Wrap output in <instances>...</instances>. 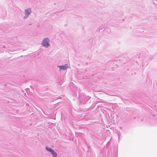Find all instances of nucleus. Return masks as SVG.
<instances>
[{"mask_svg": "<svg viewBox=\"0 0 157 157\" xmlns=\"http://www.w3.org/2000/svg\"><path fill=\"white\" fill-rule=\"evenodd\" d=\"M52 155L55 157H56L57 156V154L54 151V150H53V152H51Z\"/></svg>", "mask_w": 157, "mask_h": 157, "instance_id": "39448f33", "label": "nucleus"}, {"mask_svg": "<svg viewBox=\"0 0 157 157\" xmlns=\"http://www.w3.org/2000/svg\"><path fill=\"white\" fill-rule=\"evenodd\" d=\"M49 40L48 38H44L42 42V44L44 46L47 47L49 45Z\"/></svg>", "mask_w": 157, "mask_h": 157, "instance_id": "f257e3e1", "label": "nucleus"}, {"mask_svg": "<svg viewBox=\"0 0 157 157\" xmlns=\"http://www.w3.org/2000/svg\"><path fill=\"white\" fill-rule=\"evenodd\" d=\"M59 67L61 69L65 70L68 67L67 65V64H65L63 66H59Z\"/></svg>", "mask_w": 157, "mask_h": 157, "instance_id": "f03ea898", "label": "nucleus"}, {"mask_svg": "<svg viewBox=\"0 0 157 157\" xmlns=\"http://www.w3.org/2000/svg\"><path fill=\"white\" fill-rule=\"evenodd\" d=\"M31 12V11L30 9L26 10H25V14L28 16L30 14Z\"/></svg>", "mask_w": 157, "mask_h": 157, "instance_id": "7ed1b4c3", "label": "nucleus"}, {"mask_svg": "<svg viewBox=\"0 0 157 157\" xmlns=\"http://www.w3.org/2000/svg\"><path fill=\"white\" fill-rule=\"evenodd\" d=\"M47 151H50L51 153L52 152H53V150L51 148H48V147H45Z\"/></svg>", "mask_w": 157, "mask_h": 157, "instance_id": "20e7f679", "label": "nucleus"}]
</instances>
